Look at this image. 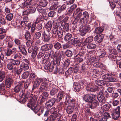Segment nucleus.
<instances>
[{"mask_svg": "<svg viewBox=\"0 0 121 121\" xmlns=\"http://www.w3.org/2000/svg\"><path fill=\"white\" fill-rule=\"evenodd\" d=\"M53 29L52 30V33L53 37L61 38L65 36V33L62 30V29L59 23L53 22Z\"/></svg>", "mask_w": 121, "mask_h": 121, "instance_id": "1", "label": "nucleus"}, {"mask_svg": "<svg viewBox=\"0 0 121 121\" xmlns=\"http://www.w3.org/2000/svg\"><path fill=\"white\" fill-rule=\"evenodd\" d=\"M27 106L34 111L35 113H37L39 116H40L43 113L44 107L43 106H39L38 105L36 102H29Z\"/></svg>", "mask_w": 121, "mask_h": 121, "instance_id": "2", "label": "nucleus"}, {"mask_svg": "<svg viewBox=\"0 0 121 121\" xmlns=\"http://www.w3.org/2000/svg\"><path fill=\"white\" fill-rule=\"evenodd\" d=\"M50 54L51 58L56 61L57 65L59 64L61 58L60 54L59 51L56 50L54 52L53 50H51L50 51Z\"/></svg>", "mask_w": 121, "mask_h": 121, "instance_id": "3", "label": "nucleus"}, {"mask_svg": "<svg viewBox=\"0 0 121 121\" xmlns=\"http://www.w3.org/2000/svg\"><path fill=\"white\" fill-rule=\"evenodd\" d=\"M86 88L88 91L91 92H95L97 90H99V89L102 92L104 89V88L103 86L98 87L95 86H91L90 85H87L86 87Z\"/></svg>", "mask_w": 121, "mask_h": 121, "instance_id": "4", "label": "nucleus"}, {"mask_svg": "<svg viewBox=\"0 0 121 121\" xmlns=\"http://www.w3.org/2000/svg\"><path fill=\"white\" fill-rule=\"evenodd\" d=\"M96 96L92 94H86L83 95V99L86 102H91L94 99H95Z\"/></svg>", "mask_w": 121, "mask_h": 121, "instance_id": "5", "label": "nucleus"}, {"mask_svg": "<svg viewBox=\"0 0 121 121\" xmlns=\"http://www.w3.org/2000/svg\"><path fill=\"white\" fill-rule=\"evenodd\" d=\"M56 101L55 98H52L47 101L45 104V107L46 109L49 110L54 104Z\"/></svg>", "mask_w": 121, "mask_h": 121, "instance_id": "6", "label": "nucleus"}, {"mask_svg": "<svg viewBox=\"0 0 121 121\" xmlns=\"http://www.w3.org/2000/svg\"><path fill=\"white\" fill-rule=\"evenodd\" d=\"M44 78H39L37 77L35 79L33 85L32 90H33L35 89L36 88L39 86L40 83L42 82Z\"/></svg>", "mask_w": 121, "mask_h": 121, "instance_id": "7", "label": "nucleus"}, {"mask_svg": "<svg viewBox=\"0 0 121 121\" xmlns=\"http://www.w3.org/2000/svg\"><path fill=\"white\" fill-rule=\"evenodd\" d=\"M53 46V45L52 44H46L43 45L41 49L43 51H46L51 49Z\"/></svg>", "mask_w": 121, "mask_h": 121, "instance_id": "8", "label": "nucleus"}, {"mask_svg": "<svg viewBox=\"0 0 121 121\" xmlns=\"http://www.w3.org/2000/svg\"><path fill=\"white\" fill-rule=\"evenodd\" d=\"M48 33L44 31L43 33V41L44 42H48L50 40V34L49 32Z\"/></svg>", "mask_w": 121, "mask_h": 121, "instance_id": "9", "label": "nucleus"}, {"mask_svg": "<svg viewBox=\"0 0 121 121\" xmlns=\"http://www.w3.org/2000/svg\"><path fill=\"white\" fill-rule=\"evenodd\" d=\"M97 99L102 104H104L105 102L104 97L103 95L102 92H100L98 93L97 96Z\"/></svg>", "mask_w": 121, "mask_h": 121, "instance_id": "10", "label": "nucleus"}, {"mask_svg": "<svg viewBox=\"0 0 121 121\" xmlns=\"http://www.w3.org/2000/svg\"><path fill=\"white\" fill-rule=\"evenodd\" d=\"M54 67L53 62H51L50 64H46L44 66V68L46 70H48L49 71L52 72Z\"/></svg>", "mask_w": 121, "mask_h": 121, "instance_id": "11", "label": "nucleus"}, {"mask_svg": "<svg viewBox=\"0 0 121 121\" xmlns=\"http://www.w3.org/2000/svg\"><path fill=\"white\" fill-rule=\"evenodd\" d=\"M65 94L63 91H60L58 93L56 97V101L57 102H60L64 98Z\"/></svg>", "mask_w": 121, "mask_h": 121, "instance_id": "12", "label": "nucleus"}, {"mask_svg": "<svg viewBox=\"0 0 121 121\" xmlns=\"http://www.w3.org/2000/svg\"><path fill=\"white\" fill-rule=\"evenodd\" d=\"M82 9L80 8H78L76 9L73 13V15H75L77 14V17L78 20L82 16Z\"/></svg>", "mask_w": 121, "mask_h": 121, "instance_id": "13", "label": "nucleus"}, {"mask_svg": "<svg viewBox=\"0 0 121 121\" xmlns=\"http://www.w3.org/2000/svg\"><path fill=\"white\" fill-rule=\"evenodd\" d=\"M22 84L21 82H20L14 88V91L16 93L19 91H22Z\"/></svg>", "mask_w": 121, "mask_h": 121, "instance_id": "14", "label": "nucleus"}, {"mask_svg": "<svg viewBox=\"0 0 121 121\" xmlns=\"http://www.w3.org/2000/svg\"><path fill=\"white\" fill-rule=\"evenodd\" d=\"M13 82V80L11 78H7L5 81L6 87L8 88L10 87Z\"/></svg>", "mask_w": 121, "mask_h": 121, "instance_id": "15", "label": "nucleus"}, {"mask_svg": "<svg viewBox=\"0 0 121 121\" xmlns=\"http://www.w3.org/2000/svg\"><path fill=\"white\" fill-rule=\"evenodd\" d=\"M99 105V103L97 100H95L92 101L89 105V107L91 109H93Z\"/></svg>", "mask_w": 121, "mask_h": 121, "instance_id": "16", "label": "nucleus"}, {"mask_svg": "<svg viewBox=\"0 0 121 121\" xmlns=\"http://www.w3.org/2000/svg\"><path fill=\"white\" fill-rule=\"evenodd\" d=\"M58 91L57 87L55 85H53L50 91V94L51 96L54 95L58 92Z\"/></svg>", "mask_w": 121, "mask_h": 121, "instance_id": "17", "label": "nucleus"}, {"mask_svg": "<svg viewBox=\"0 0 121 121\" xmlns=\"http://www.w3.org/2000/svg\"><path fill=\"white\" fill-rule=\"evenodd\" d=\"M104 37L103 34L98 35L94 38L95 40L98 43H101Z\"/></svg>", "mask_w": 121, "mask_h": 121, "instance_id": "18", "label": "nucleus"}, {"mask_svg": "<svg viewBox=\"0 0 121 121\" xmlns=\"http://www.w3.org/2000/svg\"><path fill=\"white\" fill-rule=\"evenodd\" d=\"M37 98V95L33 94V92H31L30 95V99L29 102H36Z\"/></svg>", "mask_w": 121, "mask_h": 121, "instance_id": "19", "label": "nucleus"}, {"mask_svg": "<svg viewBox=\"0 0 121 121\" xmlns=\"http://www.w3.org/2000/svg\"><path fill=\"white\" fill-rule=\"evenodd\" d=\"M41 33L39 32H36L33 35V39L34 41L37 40L41 37Z\"/></svg>", "mask_w": 121, "mask_h": 121, "instance_id": "20", "label": "nucleus"}, {"mask_svg": "<svg viewBox=\"0 0 121 121\" xmlns=\"http://www.w3.org/2000/svg\"><path fill=\"white\" fill-rule=\"evenodd\" d=\"M58 4L59 2H54L52 5L50 7L49 9L51 10H56L58 7H59L60 6Z\"/></svg>", "mask_w": 121, "mask_h": 121, "instance_id": "21", "label": "nucleus"}, {"mask_svg": "<svg viewBox=\"0 0 121 121\" xmlns=\"http://www.w3.org/2000/svg\"><path fill=\"white\" fill-rule=\"evenodd\" d=\"M52 27L51 22L49 21L47 23L45 26V28L47 32H50L51 30Z\"/></svg>", "mask_w": 121, "mask_h": 121, "instance_id": "22", "label": "nucleus"}, {"mask_svg": "<svg viewBox=\"0 0 121 121\" xmlns=\"http://www.w3.org/2000/svg\"><path fill=\"white\" fill-rule=\"evenodd\" d=\"M13 58L14 59L18 60H22L23 57L21 54L19 52L15 53L13 56Z\"/></svg>", "mask_w": 121, "mask_h": 121, "instance_id": "23", "label": "nucleus"}, {"mask_svg": "<svg viewBox=\"0 0 121 121\" xmlns=\"http://www.w3.org/2000/svg\"><path fill=\"white\" fill-rule=\"evenodd\" d=\"M74 90L76 92H78L80 91L81 89L80 84L79 83L75 82L73 85Z\"/></svg>", "mask_w": 121, "mask_h": 121, "instance_id": "24", "label": "nucleus"}, {"mask_svg": "<svg viewBox=\"0 0 121 121\" xmlns=\"http://www.w3.org/2000/svg\"><path fill=\"white\" fill-rule=\"evenodd\" d=\"M20 69L23 71H25L27 70L29 68L28 65L22 63L20 66Z\"/></svg>", "mask_w": 121, "mask_h": 121, "instance_id": "25", "label": "nucleus"}, {"mask_svg": "<svg viewBox=\"0 0 121 121\" xmlns=\"http://www.w3.org/2000/svg\"><path fill=\"white\" fill-rule=\"evenodd\" d=\"M38 51V48L37 47L35 46L34 48L31 55L32 58H34L35 57Z\"/></svg>", "mask_w": 121, "mask_h": 121, "instance_id": "26", "label": "nucleus"}, {"mask_svg": "<svg viewBox=\"0 0 121 121\" xmlns=\"http://www.w3.org/2000/svg\"><path fill=\"white\" fill-rule=\"evenodd\" d=\"M74 107L68 105L67 106L66 109V111L68 114H71L73 112Z\"/></svg>", "mask_w": 121, "mask_h": 121, "instance_id": "27", "label": "nucleus"}, {"mask_svg": "<svg viewBox=\"0 0 121 121\" xmlns=\"http://www.w3.org/2000/svg\"><path fill=\"white\" fill-rule=\"evenodd\" d=\"M93 39V37L92 36H90L87 38L83 42V44L84 45L87 44V43H89L90 42H92Z\"/></svg>", "mask_w": 121, "mask_h": 121, "instance_id": "28", "label": "nucleus"}, {"mask_svg": "<svg viewBox=\"0 0 121 121\" xmlns=\"http://www.w3.org/2000/svg\"><path fill=\"white\" fill-rule=\"evenodd\" d=\"M119 56L117 57L116 56L112 54H110L109 55L108 57L110 61L114 63L117 60V58H118V57H120Z\"/></svg>", "mask_w": 121, "mask_h": 121, "instance_id": "29", "label": "nucleus"}, {"mask_svg": "<svg viewBox=\"0 0 121 121\" xmlns=\"http://www.w3.org/2000/svg\"><path fill=\"white\" fill-rule=\"evenodd\" d=\"M72 99L71 97L68 95H66V96L65 97V101L64 103L65 105H68L70 102V101Z\"/></svg>", "mask_w": 121, "mask_h": 121, "instance_id": "30", "label": "nucleus"}, {"mask_svg": "<svg viewBox=\"0 0 121 121\" xmlns=\"http://www.w3.org/2000/svg\"><path fill=\"white\" fill-rule=\"evenodd\" d=\"M66 5L65 4L63 5L59 8L57 10V12L58 13H62L63 12L65 9Z\"/></svg>", "mask_w": 121, "mask_h": 121, "instance_id": "31", "label": "nucleus"}, {"mask_svg": "<svg viewBox=\"0 0 121 121\" xmlns=\"http://www.w3.org/2000/svg\"><path fill=\"white\" fill-rule=\"evenodd\" d=\"M104 29L101 27H99L96 28L94 31L95 33L99 35L103 31Z\"/></svg>", "mask_w": 121, "mask_h": 121, "instance_id": "32", "label": "nucleus"}, {"mask_svg": "<svg viewBox=\"0 0 121 121\" xmlns=\"http://www.w3.org/2000/svg\"><path fill=\"white\" fill-rule=\"evenodd\" d=\"M64 24V25H63L62 26H64L62 30L66 34V32H68L69 31V25L67 23Z\"/></svg>", "mask_w": 121, "mask_h": 121, "instance_id": "33", "label": "nucleus"}, {"mask_svg": "<svg viewBox=\"0 0 121 121\" xmlns=\"http://www.w3.org/2000/svg\"><path fill=\"white\" fill-rule=\"evenodd\" d=\"M47 79L45 78H44L43 79V81L42 82V83L40 86V87L44 89V87L46 86L47 84Z\"/></svg>", "mask_w": 121, "mask_h": 121, "instance_id": "34", "label": "nucleus"}, {"mask_svg": "<svg viewBox=\"0 0 121 121\" xmlns=\"http://www.w3.org/2000/svg\"><path fill=\"white\" fill-rule=\"evenodd\" d=\"M18 47L20 50V51L22 52L23 54L25 56L26 55L27 51L24 47L22 46L20 47V46H18Z\"/></svg>", "mask_w": 121, "mask_h": 121, "instance_id": "35", "label": "nucleus"}, {"mask_svg": "<svg viewBox=\"0 0 121 121\" xmlns=\"http://www.w3.org/2000/svg\"><path fill=\"white\" fill-rule=\"evenodd\" d=\"M30 75L29 79L28 80L29 81H31L32 80L33 81L34 79H36L37 78V75L33 73H31Z\"/></svg>", "mask_w": 121, "mask_h": 121, "instance_id": "36", "label": "nucleus"}, {"mask_svg": "<svg viewBox=\"0 0 121 121\" xmlns=\"http://www.w3.org/2000/svg\"><path fill=\"white\" fill-rule=\"evenodd\" d=\"M96 47V45L94 43H88L87 47L88 48L90 49H93L95 48Z\"/></svg>", "mask_w": 121, "mask_h": 121, "instance_id": "37", "label": "nucleus"}, {"mask_svg": "<svg viewBox=\"0 0 121 121\" xmlns=\"http://www.w3.org/2000/svg\"><path fill=\"white\" fill-rule=\"evenodd\" d=\"M39 5L43 7H45L48 4V2L46 0H41L39 2Z\"/></svg>", "mask_w": 121, "mask_h": 121, "instance_id": "38", "label": "nucleus"}, {"mask_svg": "<svg viewBox=\"0 0 121 121\" xmlns=\"http://www.w3.org/2000/svg\"><path fill=\"white\" fill-rule=\"evenodd\" d=\"M13 65H18L20 64V60H12V61L11 62Z\"/></svg>", "mask_w": 121, "mask_h": 121, "instance_id": "39", "label": "nucleus"}, {"mask_svg": "<svg viewBox=\"0 0 121 121\" xmlns=\"http://www.w3.org/2000/svg\"><path fill=\"white\" fill-rule=\"evenodd\" d=\"M117 58L116 61L117 65L120 68H121V57H118Z\"/></svg>", "mask_w": 121, "mask_h": 121, "instance_id": "40", "label": "nucleus"}, {"mask_svg": "<svg viewBox=\"0 0 121 121\" xmlns=\"http://www.w3.org/2000/svg\"><path fill=\"white\" fill-rule=\"evenodd\" d=\"M5 73L3 71L0 72V82H2L4 79Z\"/></svg>", "mask_w": 121, "mask_h": 121, "instance_id": "41", "label": "nucleus"}, {"mask_svg": "<svg viewBox=\"0 0 121 121\" xmlns=\"http://www.w3.org/2000/svg\"><path fill=\"white\" fill-rule=\"evenodd\" d=\"M31 92H31L30 91L28 90L26 91L25 93H22V95H23L25 98L27 99L28 97L30 98V95Z\"/></svg>", "mask_w": 121, "mask_h": 121, "instance_id": "42", "label": "nucleus"}, {"mask_svg": "<svg viewBox=\"0 0 121 121\" xmlns=\"http://www.w3.org/2000/svg\"><path fill=\"white\" fill-rule=\"evenodd\" d=\"M24 36L26 40L30 39L31 38V35L29 31H27L25 32Z\"/></svg>", "mask_w": 121, "mask_h": 121, "instance_id": "43", "label": "nucleus"}, {"mask_svg": "<svg viewBox=\"0 0 121 121\" xmlns=\"http://www.w3.org/2000/svg\"><path fill=\"white\" fill-rule=\"evenodd\" d=\"M73 69L72 68L70 67L68 68V69L65 72V75L66 77L71 75L73 72L72 70Z\"/></svg>", "mask_w": 121, "mask_h": 121, "instance_id": "44", "label": "nucleus"}, {"mask_svg": "<svg viewBox=\"0 0 121 121\" xmlns=\"http://www.w3.org/2000/svg\"><path fill=\"white\" fill-rule=\"evenodd\" d=\"M55 115H53V114L51 115L49 118L47 117L46 120L44 119V120L45 121H54L56 120L55 117Z\"/></svg>", "mask_w": 121, "mask_h": 121, "instance_id": "45", "label": "nucleus"}, {"mask_svg": "<svg viewBox=\"0 0 121 121\" xmlns=\"http://www.w3.org/2000/svg\"><path fill=\"white\" fill-rule=\"evenodd\" d=\"M85 53L84 52H80L74 56V59H77V58H78V57H80L83 58L84 57Z\"/></svg>", "mask_w": 121, "mask_h": 121, "instance_id": "46", "label": "nucleus"}, {"mask_svg": "<svg viewBox=\"0 0 121 121\" xmlns=\"http://www.w3.org/2000/svg\"><path fill=\"white\" fill-rule=\"evenodd\" d=\"M120 114H117L112 113V118L115 120H117L120 116Z\"/></svg>", "mask_w": 121, "mask_h": 121, "instance_id": "47", "label": "nucleus"}, {"mask_svg": "<svg viewBox=\"0 0 121 121\" xmlns=\"http://www.w3.org/2000/svg\"><path fill=\"white\" fill-rule=\"evenodd\" d=\"M54 46L55 49L59 50L61 47V45L60 43L58 42H57L55 43Z\"/></svg>", "mask_w": 121, "mask_h": 121, "instance_id": "48", "label": "nucleus"}, {"mask_svg": "<svg viewBox=\"0 0 121 121\" xmlns=\"http://www.w3.org/2000/svg\"><path fill=\"white\" fill-rule=\"evenodd\" d=\"M111 107V105L109 104H107L104 105L103 106V109L106 111H108L109 110Z\"/></svg>", "mask_w": 121, "mask_h": 121, "instance_id": "49", "label": "nucleus"}, {"mask_svg": "<svg viewBox=\"0 0 121 121\" xmlns=\"http://www.w3.org/2000/svg\"><path fill=\"white\" fill-rule=\"evenodd\" d=\"M65 36V40L67 41L69 39L72 37V35L69 33L66 34Z\"/></svg>", "mask_w": 121, "mask_h": 121, "instance_id": "50", "label": "nucleus"}, {"mask_svg": "<svg viewBox=\"0 0 121 121\" xmlns=\"http://www.w3.org/2000/svg\"><path fill=\"white\" fill-rule=\"evenodd\" d=\"M30 73L28 71L24 72L22 75V78L23 79H26L27 78L28 76L29 75Z\"/></svg>", "mask_w": 121, "mask_h": 121, "instance_id": "51", "label": "nucleus"}, {"mask_svg": "<svg viewBox=\"0 0 121 121\" xmlns=\"http://www.w3.org/2000/svg\"><path fill=\"white\" fill-rule=\"evenodd\" d=\"M13 16V14L11 13H9L6 15V18L7 20L10 21L12 19Z\"/></svg>", "mask_w": 121, "mask_h": 121, "instance_id": "52", "label": "nucleus"}, {"mask_svg": "<svg viewBox=\"0 0 121 121\" xmlns=\"http://www.w3.org/2000/svg\"><path fill=\"white\" fill-rule=\"evenodd\" d=\"M111 75L112 76L109 77L108 79L109 82H117L118 81V80L117 78L112 77V75L111 74Z\"/></svg>", "mask_w": 121, "mask_h": 121, "instance_id": "53", "label": "nucleus"}, {"mask_svg": "<svg viewBox=\"0 0 121 121\" xmlns=\"http://www.w3.org/2000/svg\"><path fill=\"white\" fill-rule=\"evenodd\" d=\"M120 107L119 106H118L113 110L112 113L117 114V113L120 114Z\"/></svg>", "mask_w": 121, "mask_h": 121, "instance_id": "54", "label": "nucleus"}, {"mask_svg": "<svg viewBox=\"0 0 121 121\" xmlns=\"http://www.w3.org/2000/svg\"><path fill=\"white\" fill-rule=\"evenodd\" d=\"M14 42L18 46H20V47L22 46L21 44V41L17 38H15L14 39Z\"/></svg>", "mask_w": 121, "mask_h": 121, "instance_id": "55", "label": "nucleus"}, {"mask_svg": "<svg viewBox=\"0 0 121 121\" xmlns=\"http://www.w3.org/2000/svg\"><path fill=\"white\" fill-rule=\"evenodd\" d=\"M65 54L66 56L69 57H71L73 55L72 52L69 50H67L65 52Z\"/></svg>", "mask_w": 121, "mask_h": 121, "instance_id": "56", "label": "nucleus"}, {"mask_svg": "<svg viewBox=\"0 0 121 121\" xmlns=\"http://www.w3.org/2000/svg\"><path fill=\"white\" fill-rule=\"evenodd\" d=\"M96 84L99 86H101L104 84L103 81L102 80H96L95 81Z\"/></svg>", "mask_w": 121, "mask_h": 121, "instance_id": "57", "label": "nucleus"}, {"mask_svg": "<svg viewBox=\"0 0 121 121\" xmlns=\"http://www.w3.org/2000/svg\"><path fill=\"white\" fill-rule=\"evenodd\" d=\"M70 62L69 60H67L64 62V69H65L66 68L68 67L70 64Z\"/></svg>", "mask_w": 121, "mask_h": 121, "instance_id": "58", "label": "nucleus"}, {"mask_svg": "<svg viewBox=\"0 0 121 121\" xmlns=\"http://www.w3.org/2000/svg\"><path fill=\"white\" fill-rule=\"evenodd\" d=\"M5 90V87L4 83L0 84V92L1 91H4Z\"/></svg>", "mask_w": 121, "mask_h": 121, "instance_id": "59", "label": "nucleus"}, {"mask_svg": "<svg viewBox=\"0 0 121 121\" xmlns=\"http://www.w3.org/2000/svg\"><path fill=\"white\" fill-rule=\"evenodd\" d=\"M100 52L101 54V55L100 56V57H102L104 56L106 54L105 50L103 49L100 50Z\"/></svg>", "mask_w": 121, "mask_h": 121, "instance_id": "60", "label": "nucleus"}, {"mask_svg": "<svg viewBox=\"0 0 121 121\" xmlns=\"http://www.w3.org/2000/svg\"><path fill=\"white\" fill-rule=\"evenodd\" d=\"M11 49L7 48L5 51V55L7 56H10L12 54Z\"/></svg>", "mask_w": 121, "mask_h": 121, "instance_id": "61", "label": "nucleus"}, {"mask_svg": "<svg viewBox=\"0 0 121 121\" xmlns=\"http://www.w3.org/2000/svg\"><path fill=\"white\" fill-rule=\"evenodd\" d=\"M82 15L83 17H84V18L86 19L87 20V21H88V18L89 17V15L88 13L86 11H85L83 12Z\"/></svg>", "mask_w": 121, "mask_h": 121, "instance_id": "62", "label": "nucleus"}, {"mask_svg": "<svg viewBox=\"0 0 121 121\" xmlns=\"http://www.w3.org/2000/svg\"><path fill=\"white\" fill-rule=\"evenodd\" d=\"M102 115L107 119L111 117L109 113L108 112H105Z\"/></svg>", "mask_w": 121, "mask_h": 121, "instance_id": "63", "label": "nucleus"}, {"mask_svg": "<svg viewBox=\"0 0 121 121\" xmlns=\"http://www.w3.org/2000/svg\"><path fill=\"white\" fill-rule=\"evenodd\" d=\"M69 104H68L69 106H71L73 107H74L75 104V101L74 99H72L71 100Z\"/></svg>", "mask_w": 121, "mask_h": 121, "instance_id": "64", "label": "nucleus"}]
</instances>
